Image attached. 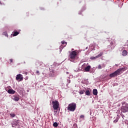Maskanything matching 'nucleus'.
Wrapping results in <instances>:
<instances>
[{
    "mask_svg": "<svg viewBox=\"0 0 128 128\" xmlns=\"http://www.w3.org/2000/svg\"><path fill=\"white\" fill-rule=\"evenodd\" d=\"M61 43L62 44H65L64 46H66V44H68V43L66 41H62Z\"/></svg>",
    "mask_w": 128,
    "mask_h": 128,
    "instance_id": "21",
    "label": "nucleus"
},
{
    "mask_svg": "<svg viewBox=\"0 0 128 128\" xmlns=\"http://www.w3.org/2000/svg\"><path fill=\"white\" fill-rule=\"evenodd\" d=\"M120 110L122 112H124V114H126V112H128V104L126 106H122L121 107Z\"/></svg>",
    "mask_w": 128,
    "mask_h": 128,
    "instance_id": "5",
    "label": "nucleus"
},
{
    "mask_svg": "<svg viewBox=\"0 0 128 128\" xmlns=\"http://www.w3.org/2000/svg\"><path fill=\"white\" fill-rule=\"evenodd\" d=\"M93 94L96 96L98 94V90L96 89L93 90Z\"/></svg>",
    "mask_w": 128,
    "mask_h": 128,
    "instance_id": "14",
    "label": "nucleus"
},
{
    "mask_svg": "<svg viewBox=\"0 0 128 128\" xmlns=\"http://www.w3.org/2000/svg\"><path fill=\"white\" fill-rule=\"evenodd\" d=\"M118 120H114V122H118Z\"/></svg>",
    "mask_w": 128,
    "mask_h": 128,
    "instance_id": "26",
    "label": "nucleus"
},
{
    "mask_svg": "<svg viewBox=\"0 0 128 128\" xmlns=\"http://www.w3.org/2000/svg\"><path fill=\"white\" fill-rule=\"evenodd\" d=\"M20 122L18 120H14L12 124V128H16L18 126H20V122Z\"/></svg>",
    "mask_w": 128,
    "mask_h": 128,
    "instance_id": "6",
    "label": "nucleus"
},
{
    "mask_svg": "<svg viewBox=\"0 0 128 128\" xmlns=\"http://www.w3.org/2000/svg\"><path fill=\"white\" fill-rule=\"evenodd\" d=\"M10 116L11 118H14L16 116V114H10Z\"/></svg>",
    "mask_w": 128,
    "mask_h": 128,
    "instance_id": "20",
    "label": "nucleus"
},
{
    "mask_svg": "<svg viewBox=\"0 0 128 128\" xmlns=\"http://www.w3.org/2000/svg\"><path fill=\"white\" fill-rule=\"evenodd\" d=\"M36 74H38V76H40V71L36 70Z\"/></svg>",
    "mask_w": 128,
    "mask_h": 128,
    "instance_id": "25",
    "label": "nucleus"
},
{
    "mask_svg": "<svg viewBox=\"0 0 128 128\" xmlns=\"http://www.w3.org/2000/svg\"><path fill=\"white\" fill-rule=\"evenodd\" d=\"M70 74V72H66V74Z\"/></svg>",
    "mask_w": 128,
    "mask_h": 128,
    "instance_id": "29",
    "label": "nucleus"
},
{
    "mask_svg": "<svg viewBox=\"0 0 128 128\" xmlns=\"http://www.w3.org/2000/svg\"><path fill=\"white\" fill-rule=\"evenodd\" d=\"M122 70H124V68H120L117 70L116 71H115L113 73L110 74V77L114 78V76H120V72H122Z\"/></svg>",
    "mask_w": 128,
    "mask_h": 128,
    "instance_id": "1",
    "label": "nucleus"
},
{
    "mask_svg": "<svg viewBox=\"0 0 128 128\" xmlns=\"http://www.w3.org/2000/svg\"><path fill=\"white\" fill-rule=\"evenodd\" d=\"M76 54H77V53L76 50L70 52L68 57L70 62H72V60H76Z\"/></svg>",
    "mask_w": 128,
    "mask_h": 128,
    "instance_id": "3",
    "label": "nucleus"
},
{
    "mask_svg": "<svg viewBox=\"0 0 128 128\" xmlns=\"http://www.w3.org/2000/svg\"><path fill=\"white\" fill-rule=\"evenodd\" d=\"M80 118H82V120H84V115H80Z\"/></svg>",
    "mask_w": 128,
    "mask_h": 128,
    "instance_id": "23",
    "label": "nucleus"
},
{
    "mask_svg": "<svg viewBox=\"0 0 128 128\" xmlns=\"http://www.w3.org/2000/svg\"><path fill=\"white\" fill-rule=\"evenodd\" d=\"M24 78L22 77V75L21 74H18L16 76V80H22Z\"/></svg>",
    "mask_w": 128,
    "mask_h": 128,
    "instance_id": "8",
    "label": "nucleus"
},
{
    "mask_svg": "<svg viewBox=\"0 0 128 128\" xmlns=\"http://www.w3.org/2000/svg\"><path fill=\"white\" fill-rule=\"evenodd\" d=\"M85 94L88 96H90V90H86L85 91Z\"/></svg>",
    "mask_w": 128,
    "mask_h": 128,
    "instance_id": "13",
    "label": "nucleus"
},
{
    "mask_svg": "<svg viewBox=\"0 0 128 128\" xmlns=\"http://www.w3.org/2000/svg\"><path fill=\"white\" fill-rule=\"evenodd\" d=\"M102 54H104V52H100V54H98L97 56H96V58H100V56H102Z\"/></svg>",
    "mask_w": 128,
    "mask_h": 128,
    "instance_id": "16",
    "label": "nucleus"
},
{
    "mask_svg": "<svg viewBox=\"0 0 128 128\" xmlns=\"http://www.w3.org/2000/svg\"><path fill=\"white\" fill-rule=\"evenodd\" d=\"M10 62H13L12 59H10Z\"/></svg>",
    "mask_w": 128,
    "mask_h": 128,
    "instance_id": "28",
    "label": "nucleus"
},
{
    "mask_svg": "<svg viewBox=\"0 0 128 128\" xmlns=\"http://www.w3.org/2000/svg\"><path fill=\"white\" fill-rule=\"evenodd\" d=\"M76 108V104L72 102L68 105L67 108L69 112H74Z\"/></svg>",
    "mask_w": 128,
    "mask_h": 128,
    "instance_id": "2",
    "label": "nucleus"
},
{
    "mask_svg": "<svg viewBox=\"0 0 128 128\" xmlns=\"http://www.w3.org/2000/svg\"><path fill=\"white\" fill-rule=\"evenodd\" d=\"M52 105L54 112H56V110H58L60 108V103L57 100H54L52 102Z\"/></svg>",
    "mask_w": 128,
    "mask_h": 128,
    "instance_id": "4",
    "label": "nucleus"
},
{
    "mask_svg": "<svg viewBox=\"0 0 128 128\" xmlns=\"http://www.w3.org/2000/svg\"><path fill=\"white\" fill-rule=\"evenodd\" d=\"M96 56H91L90 58V60H96Z\"/></svg>",
    "mask_w": 128,
    "mask_h": 128,
    "instance_id": "22",
    "label": "nucleus"
},
{
    "mask_svg": "<svg viewBox=\"0 0 128 128\" xmlns=\"http://www.w3.org/2000/svg\"><path fill=\"white\" fill-rule=\"evenodd\" d=\"M90 68H91L90 66H88L84 68L85 72H90Z\"/></svg>",
    "mask_w": 128,
    "mask_h": 128,
    "instance_id": "10",
    "label": "nucleus"
},
{
    "mask_svg": "<svg viewBox=\"0 0 128 128\" xmlns=\"http://www.w3.org/2000/svg\"><path fill=\"white\" fill-rule=\"evenodd\" d=\"M98 70H102V66L100 64H99L98 66Z\"/></svg>",
    "mask_w": 128,
    "mask_h": 128,
    "instance_id": "24",
    "label": "nucleus"
},
{
    "mask_svg": "<svg viewBox=\"0 0 128 128\" xmlns=\"http://www.w3.org/2000/svg\"><path fill=\"white\" fill-rule=\"evenodd\" d=\"M56 72L54 70H52L50 71L49 74L50 76H52V78L54 76H56Z\"/></svg>",
    "mask_w": 128,
    "mask_h": 128,
    "instance_id": "7",
    "label": "nucleus"
},
{
    "mask_svg": "<svg viewBox=\"0 0 128 128\" xmlns=\"http://www.w3.org/2000/svg\"><path fill=\"white\" fill-rule=\"evenodd\" d=\"M13 100L15 102H18V100H20V98H18V96H14V98Z\"/></svg>",
    "mask_w": 128,
    "mask_h": 128,
    "instance_id": "11",
    "label": "nucleus"
},
{
    "mask_svg": "<svg viewBox=\"0 0 128 128\" xmlns=\"http://www.w3.org/2000/svg\"><path fill=\"white\" fill-rule=\"evenodd\" d=\"M58 126V122H55L53 124V126L54 128H57Z\"/></svg>",
    "mask_w": 128,
    "mask_h": 128,
    "instance_id": "19",
    "label": "nucleus"
},
{
    "mask_svg": "<svg viewBox=\"0 0 128 128\" xmlns=\"http://www.w3.org/2000/svg\"><path fill=\"white\" fill-rule=\"evenodd\" d=\"M26 74H28V72H26Z\"/></svg>",
    "mask_w": 128,
    "mask_h": 128,
    "instance_id": "30",
    "label": "nucleus"
},
{
    "mask_svg": "<svg viewBox=\"0 0 128 128\" xmlns=\"http://www.w3.org/2000/svg\"><path fill=\"white\" fill-rule=\"evenodd\" d=\"M36 64L37 66H42V62H40V61H37L36 62Z\"/></svg>",
    "mask_w": 128,
    "mask_h": 128,
    "instance_id": "15",
    "label": "nucleus"
},
{
    "mask_svg": "<svg viewBox=\"0 0 128 128\" xmlns=\"http://www.w3.org/2000/svg\"><path fill=\"white\" fill-rule=\"evenodd\" d=\"M4 34H5L6 36H8V34L6 32H4Z\"/></svg>",
    "mask_w": 128,
    "mask_h": 128,
    "instance_id": "27",
    "label": "nucleus"
},
{
    "mask_svg": "<svg viewBox=\"0 0 128 128\" xmlns=\"http://www.w3.org/2000/svg\"><path fill=\"white\" fill-rule=\"evenodd\" d=\"M18 34H20V32H14L13 34V36H18Z\"/></svg>",
    "mask_w": 128,
    "mask_h": 128,
    "instance_id": "17",
    "label": "nucleus"
},
{
    "mask_svg": "<svg viewBox=\"0 0 128 128\" xmlns=\"http://www.w3.org/2000/svg\"><path fill=\"white\" fill-rule=\"evenodd\" d=\"M128 54V52L126 50H123V52H122V56H127Z\"/></svg>",
    "mask_w": 128,
    "mask_h": 128,
    "instance_id": "12",
    "label": "nucleus"
},
{
    "mask_svg": "<svg viewBox=\"0 0 128 128\" xmlns=\"http://www.w3.org/2000/svg\"><path fill=\"white\" fill-rule=\"evenodd\" d=\"M84 92H85L84 90H80V91H79L80 94H84Z\"/></svg>",
    "mask_w": 128,
    "mask_h": 128,
    "instance_id": "18",
    "label": "nucleus"
},
{
    "mask_svg": "<svg viewBox=\"0 0 128 128\" xmlns=\"http://www.w3.org/2000/svg\"><path fill=\"white\" fill-rule=\"evenodd\" d=\"M8 94H14L16 92V91L12 89H9L8 90Z\"/></svg>",
    "mask_w": 128,
    "mask_h": 128,
    "instance_id": "9",
    "label": "nucleus"
}]
</instances>
